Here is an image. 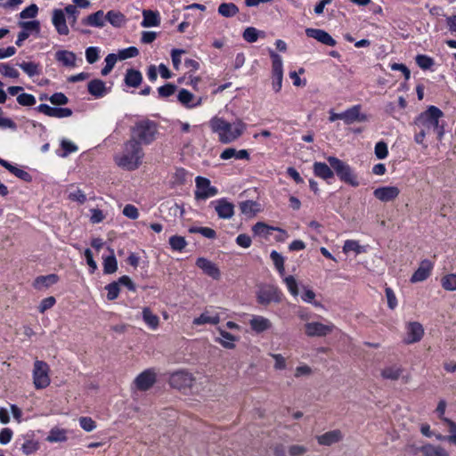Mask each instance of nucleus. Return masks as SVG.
I'll return each instance as SVG.
<instances>
[{
    "mask_svg": "<svg viewBox=\"0 0 456 456\" xmlns=\"http://www.w3.org/2000/svg\"><path fill=\"white\" fill-rule=\"evenodd\" d=\"M209 126L217 135L218 141L224 144L234 142L247 130V124L240 118L229 122L224 118L214 117L209 121Z\"/></svg>",
    "mask_w": 456,
    "mask_h": 456,
    "instance_id": "nucleus-1",
    "label": "nucleus"
},
{
    "mask_svg": "<svg viewBox=\"0 0 456 456\" xmlns=\"http://www.w3.org/2000/svg\"><path fill=\"white\" fill-rule=\"evenodd\" d=\"M143 156L144 152L139 142L134 139H129L124 143L122 151L115 155L114 160L119 167L133 171L140 167Z\"/></svg>",
    "mask_w": 456,
    "mask_h": 456,
    "instance_id": "nucleus-2",
    "label": "nucleus"
},
{
    "mask_svg": "<svg viewBox=\"0 0 456 456\" xmlns=\"http://www.w3.org/2000/svg\"><path fill=\"white\" fill-rule=\"evenodd\" d=\"M443 117V111L439 108L431 105L416 118L415 124L429 133L431 131L436 133L438 139L441 140L444 134V126L440 124V119Z\"/></svg>",
    "mask_w": 456,
    "mask_h": 456,
    "instance_id": "nucleus-3",
    "label": "nucleus"
},
{
    "mask_svg": "<svg viewBox=\"0 0 456 456\" xmlns=\"http://www.w3.org/2000/svg\"><path fill=\"white\" fill-rule=\"evenodd\" d=\"M132 137L139 142V145H148L156 140L158 134V125L150 119H142L137 121L132 127Z\"/></svg>",
    "mask_w": 456,
    "mask_h": 456,
    "instance_id": "nucleus-4",
    "label": "nucleus"
},
{
    "mask_svg": "<svg viewBox=\"0 0 456 456\" xmlns=\"http://www.w3.org/2000/svg\"><path fill=\"white\" fill-rule=\"evenodd\" d=\"M327 160L342 182L353 187L359 185L357 176L348 164L333 156L328 157Z\"/></svg>",
    "mask_w": 456,
    "mask_h": 456,
    "instance_id": "nucleus-5",
    "label": "nucleus"
},
{
    "mask_svg": "<svg viewBox=\"0 0 456 456\" xmlns=\"http://www.w3.org/2000/svg\"><path fill=\"white\" fill-rule=\"evenodd\" d=\"M49 365L40 360H36L32 370L33 384L36 389H44L51 383Z\"/></svg>",
    "mask_w": 456,
    "mask_h": 456,
    "instance_id": "nucleus-6",
    "label": "nucleus"
},
{
    "mask_svg": "<svg viewBox=\"0 0 456 456\" xmlns=\"http://www.w3.org/2000/svg\"><path fill=\"white\" fill-rule=\"evenodd\" d=\"M282 298L281 290L273 285H264L259 288L256 293L257 302L261 305H267L270 303H280Z\"/></svg>",
    "mask_w": 456,
    "mask_h": 456,
    "instance_id": "nucleus-7",
    "label": "nucleus"
},
{
    "mask_svg": "<svg viewBox=\"0 0 456 456\" xmlns=\"http://www.w3.org/2000/svg\"><path fill=\"white\" fill-rule=\"evenodd\" d=\"M195 198L197 200H207L208 198L216 196L218 193L217 188L212 186L210 180L206 177L197 176L195 179Z\"/></svg>",
    "mask_w": 456,
    "mask_h": 456,
    "instance_id": "nucleus-8",
    "label": "nucleus"
},
{
    "mask_svg": "<svg viewBox=\"0 0 456 456\" xmlns=\"http://www.w3.org/2000/svg\"><path fill=\"white\" fill-rule=\"evenodd\" d=\"M334 329L335 325L330 322L326 323L310 322L305 324V333L308 337H325L331 333Z\"/></svg>",
    "mask_w": 456,
    "mask_h": 456,
    "instance_id": "nucleus-9",
    "label": "nucleus"
},
{
    "mask_svg": "<svg viewBox=\"0 0 456 456\" xmlns=\"http://www.w3.org/2000/svg\"><path fill=\"white\" fill-rule=\"evenodd\" d=\"M194 380L191 373L185 370H178L171 374L169 384L172 387L181 390L191 387Z\"/></svg>",
    "mask_w": 456,
    "mask_h": 456,
    "instance_id": "nucleus-10",
    "label": "nucleus"
},
{
    "mask_svg": "<svg viewBox=\"0 0 456 456\" xmlns=\"http://www.w3.org/2000/svg\"><path fill=\"white\" fill-rule=\"evenodd\" d=\"M360 104L354 105L342 112V120L346 125H351L355 122H366L368 116L362 111Z\"/></svg>",
    "mask_w": 456,
    "mask_h": 456,
    "instance_id": "nucleus-11",
    "label": "nucleus"
},
{
    "mask_svg": "<svg viewBox=\"0 0 456 456\" xmlns=\"http://www.w3.org/2000/svg\"><path fill=\"white\" fill-rule=\"evenodd\" d=\"M68 20L62 9H53L52 12V23L56 32L61 36H68L69 29L68 27Z\"/></svg>",
    "mask_w": 456,
    "mask_h": 456,
    "instance_id": "nucleus-12",
    "label": "nucleus"
},
{
    "mask_svg": "<svg viewBox=\"0 0 456 456\" xmlns=\"http://www.w3.org/2000/svg\"><path fill=\"white\" fill-rule=\"evenodd\" d=\"M36 110L48 117L56 118H68L72 115V110L69 108L51 107L45 103L39 104L36 108Z\"/></svg>",
    "mask_w": 456,
    "mask_h": 456,
    "instance_id": "nucleus-13",
    "label": "nucleus"
},
{
    "mask_svg": "<svg viewBox=\"0 0 456 456\" xmlns=\"http://www.w3.org/2000/svg\"><path fill=\"white\" fill-rule=\"evenodd\" d=\"M202 97L196 96L187 89H181L177 94V101L187 109H194L202 104Z\"/></svg>",
    "mask_w": 456,
    "mask_h": 456,
    "instance_id": "nucleus-14",
    "label": "nucleus"
},
{
    "mask_svg": "<svg viewBox=\"0 0 456 456\" xmlns=\"http://www.w3.org/2000/svg\"><path fill=\"white\" fill-rule=\"evenodd\" d=\"M219 218L230 219L234 215V206L225 198L212 202Z\"/></svg>",
    "mask_w": 456,
    "mask_h": 456,
    "instance_id": "nucleus-15",
    "label": "nucleus"
},
{
    "mask_svg": "<svg viewBox=\"0 0 456 456\" xmlns=\"http://www.w3.org/2000/svg\"><path fill=\"white\" fill-rule=\"evenodd\" d=\"M434 264L430 260H422L418 269L411 275L410 281L411 283H417L427 280L430 276Z\"/></svg>",
    "mask_w": 456,
    "mask_h": 456,
    "instance_id": "nucleus-16",
    "label": "nucleus"
},
{
    "mask_svg": "<svg viewBox=\"0 0 456 456\" xmlns=\"http://www.w3.org/2000/svg\"><path fill=\"white\" fill-rule=\"evenodd\" d=\"M156 381V374L151 370H146L140 373L134 379L135 387L141 391L150 389Z\"/></svg>",
    "mask_w": 456,
    "mask_h": 456,
    "instance_id": "nucleus-17",
    "label": "nucleus"
},
{
    "mask_svg": "<svg viewBox=\"0 0 456 456\" xmlns=\"http://www.w3.org/2000/svg\"><path fill=\"white\" fill-rule=\"evenodd\" d=\"M248 323L251 330L256 334L267 331L273 327V323L268 318L256 314L250 316Z\"/></svg>",
    "mask_w": 456,
    "mask_h": 456,
    "instance_id": "nucleus-18",
    "label": "nucleus"
},
{
    "mask_svg": "<svg viewBox=\"0 0 456 456\" xmlns=\"http://www.w3.org/2000/svg\"><path fill=\"white\" fill-rule=\"evenodd\" d=\"M305 35L325 45L335 46L337 44L336 40L323 29L309 28L305 29Z\"/></svg>",
    "mask_w": 456,
    "mask_h": 456,
    "instance_id": "nucleus-19",
    "label": "nucleus"
},
{
    "mask_svg": "<svg viewBox=\"0 0 456 456\" xmlns=\"http://www.w3.org/2000/svg\"><path fill=\"white\" fill-rule=\"evenodd\" d=\"M424 335L423 326L417 322H410L406 328V344H413L419 342Z\"/></svg>",
    "mask_w": 456,
    "mask_h": 456,
    "instance_id": "nucleus-20",
    "label": "nucleus"
},
{
    "mask_svg": "<svg viewBox=\"0 0 456 456\" xmlns=\"http://www.w3.org/2000/svg\"><path fill=\"white\" fill-rule=\"evenodd\" d=\"M400 190L396 186H383L374 190L375 198L383 202H388L398 197Z\"/></svg>",
    "mask_w": 456,
    "mask_h": 456,
    "instance_id": "nucleus-21",
    "label": "nucleus"
},
{
    "mask_svg": "<svg viewBox=\"0 0 456 456\" xmlns=\"http://www.w3.org/2000/svg\"><path fill=\"white\" fill-rule=\"evenodd\" d=\"M196 265L201 269L204 273L214 280H218L220 278V271L218 267L210 260L205 257H199L196 260Z\"/></svg>",
    "mask_w": 456,
    "mask_h": 456,
    "instance_id": "nucleus-22",
    "label": "nucleus"
},
{
    "mask_svg": "<svg viewBox=\"0 0 456 456\" xmlns=\"http://www.w3.org/2000/svg\"><path fill=\"white\" fill-rule=\"evenodd\" d=\"M422 456H450L448 451L440 444L427 443L419 448Z\"/></svg>",
    "mask_w": 456,
    "mask_h": 456,
    "instance_id": "nucleus-23",
    "label": "nucleus"
},
{
    "mask_svg": "<svg viewBox=\"0 0 456 456\" xmlns=\"http://www.w3.org/2000/svg\"><path fill=\"white\" fill-rule=\"evenodd\" d=\"M87 90L95 98H102L108 94L106 84L101 79H93L87 85Z\"/></svg>",
    "mask_w": 456,
    "mask_h": 456,
    "instance_id": "nucleus-24",
    "label": "nucleus"
},
{
    "mask_svg": "<svg viewBox=\"0 0 456 456\" xmlns=\"http://www.w3.org/2000/svg\"><path fill=\"white\" fill-rule=\"evenodd\" d=\"M217 330L219 332L220 338H216V341L222 345L224 348L233 349L235 347V342L238 341L240 338L229 333L222 328H218Z\"/></svg>",
    "mask_w": 456,
    "mask_h": 456,
    "instance_id": "nucleus-25",
    "label": "nucleus"
},
{
    "mask_svg": "<svg viewBox=\"0 0 456 456\" xmlns=\"http://www.w3.org/2000/svg\"><path fill=\"white\" fill-rule=\"evenodd\" d=\"M142 18L141 22L142 28L158 27L160 24V15L158 12L143 10Z\"/></svg>",
    "mask_w": 456,
    "mask_h": 456,
    "instance_id": "nucleus-26",
    "label": "nucleus"
},
{
    "mask_svg": "<svg viewBox=\"0 0 456 456\" xmlns=\"http://www.w3.org/2000/svg\"><path fill=\"white\" fill-rule=\"evenodd\" d=\"M331 168L324 162H314L313 166L314 174L326 181L334 177V172Z\"/></svg>",
    "mask_w": 456,
    "mask_h": 456,
    "instance_id": "nucleus-27",
    "label": "nucleus"
},
{
    "mask_svg": "<svg viewBox=\"0 0 456 456\" xmlns=\"http://www.w3.org/2000/svg\"><path fill=\"white\" fill-rule=\"evenodd\" d=\"M220 322V316L217 313H210L209 311L203 312L199 317L194 318L192 323L196 326L204 324L216 325Z\"/></svg>",
    "mask_w": 456,
    "mask_h": 456,
    "instance_id": "nucleus-28",
    "label": "nucleus"
},
{
    "mask_svg": "<svg viewBox=\"0 0 456 456\" xmlns=\"http://www.w3.org/2000/svg\"><path fill=\"white\" fill-rule=\"evenodd\" d=\"M55 60L65 67H74L76 64L75 53L67 50L57 51Z\"/></svg>",
    "mask_w": 456,
    "mask_h": 456,
    "instance_id": "nucleus-29",
    "label": "nucleus"
},
{
    "mask_svg": "<svg viewBox=\"0 0 456 456\" xmlns=\"http://www.w3.org/2000/svg\"><path fill=\"white\" fill-rule=\"evenodd\" d=\"M342 439V434L339 430H331L317 436V441L322 445H331Z\"/></svg>",
    "mask_w": 456,
    "mask_h": 456,
    "instance_id": "nucleus-30",
    "label": "nucleus"
},
{
    "mask_svg": "<svg viewBox=\"0 0 456 456\" xmlns=\"http://www.w3.org/2000/svg\"><path fill=\"white\" fill-rule=\"evenodd\" d=\"M59 281V277L54 274L42 275L38 276L35 279L33 282V286L36 289H42L45 288H48Z\"/></svg>",
    "mask_w": 456,
    "mask_h": 456,
    "instance_id": "nucleus-31",
    "label": "nucleus"
},
{
    "mask_svg": "<svg viewBox=\"0 0 456 456\" xmlns=\"http://www.w3.org/2000/svg\"><path fill=\"white\" fill-rule=\"evenodd\" d=\"M105 15L102 11H97L94 13L88 15L86 18L83 19L82 22L85 25H88L95 28H102L105 23Z\"/></svg>",
    "mask_w": 456,
    "mask_h": 456,
    "instance_id": "nucleus-32",
    "label": "nucleus"
},
{
    "mask_svg": "<svg viewBox=\"0 0 456 456\" xmlns=\"http://www.w3.org/2000/svg\"><path fill=\"white\" fill-rule=\"evenodd\" d=\"M142 81V75L139 70L128 69L125 75V83L127 86L136 88Z\"/></svg>",
    "mask_w": 456,
    "mask_h": 456,
    "instance_id": "nucleus-33",
    "label": "nucleus"
},
{
    "mask_svg": "<svg viewBox=\"0 0 456 456\" xmlns=\"http://www.w3.org/2000/svg\"><path fill=\"white\" fill-rule=\"evenodd\" d=\"M142 320L146 323V325L155 330L158 329L159 324V318L158 315L154 314L150 308L144 307L142 312Z\"/></svg>",
    "mask_w": 456,
    "mask_h": 456,
    "instance_id": "nucleus-34",
    "label": "nucleus"
},
{
    "mask_svg": "<svg viewBox=\"0 0 456 456\" xmlns=\"http://www.w3.org/2000/svg\"><path fill=\"white\" fill-rule=\"evenodd\" d=\"M67 430L60 428H53L46 437L49 443H61L67 441Z\"/></svg>",
    "mask_w": 456,
    "mask_h": 456,
    "instance_id": "nucleus-35",
    "label": "nucleus"
},
{
    "mask_svg": "<svg viewBox=\"0 0 456 456\" xmlns=\"http://www.w3.org/2000/svg\"><path fill=\"white\" fill-rule=\"evenodd\" d=\"M403 372V368L399 365H390L385 367L381 371V376L383 379L396 380L399 379Z\"/></svg>",
    "mask_w": 456,
    "mask_h": 456,
    "instance_id": "nucleus-36",
    "label": "nucleus"
},
{
    "mask_svg": "<svg viewBox=\"0 0 456 456\" xmlns=\"http://www.w3.org/2000/svg\"><path fill=\"white\" fill-rule=\"evenodd\" d=\"M240 209L243 215L253 216L259 211V204L254 200H245L240 203Z\"/></svg>",
    "mask_w": 456,
    "mask_h": 456,
    "instance_id": "nucleus-37",
    "label": "nucleus"
},
{
    "mask_svg": "<svg viewBox=\"0 0 456 456\" xmlns=\"http://www.w3.org/2000/svg\"><path fill=\"white\" fill-rule=\"evenodd\" d=\"M239 12V8L233 3H222L218 6V13L225 18L235 16Z\"/></svg>",
    "mask_w": 456,
    "mask_h": 456,
    "instance_id": "nucleus-38",
    "label": "nucleus"
},
{
    "mask_svg": "<svg viewBox=\"0 0 456 456\" xmlns=\"http://www.w3.org/2000/svg\"><path fill=\"white\" fill-rule=\"evenodd\" d=\"M19 67L29 77H35L41 74L40 65L33 61H23L18 64Z\"/></svg>",
    "mask_w": 456,
    "mask_h": 456,
    "instance_id": "nucleus-39",
    "label": "nucleus"
},
{
    "mask_svg": "<svg viewBox=\"0 0 456 456\" xmlns=\"http://www.w3.org/2000/svg\"><path fill=\"white\" fill-rule=\"evenodd\" d=\"M270 57L272 58V73L273 75H283V64L281 57L273 50H269Z\"/></svg>",
    "mask_w": 456,
    "mask_h": 456,
    "instance_id": "nucleus-40",
    "label": "nucleus"
},
{
    "mask_svg": "<svg viewBox=\"0 0 456 456\" xmlns=\"http://www.w3.org/2000/svg\"><path fill=\"white\" fill-rule=\"evenodd\" d=\"M105 20L114 27H121L125 23V15L120 12L110 11L105 15Z\"/></svg>",
    "mask_w": 456,
    "mask_h": 456,
    "instance_id": "nucleus-41",
    "label": "nucleus"
},
{
    "mask_svg": "<svg viewBox=\"0 0 456 456\" xmlns=\"http://www.w3.org/2000/svg\"><path fill=\"white\" fill-rule=\"evenodd\" d=\"M168 243L174 251L182 252L187 246V241L184 237L179 235H173L169 238Z\"/></svg>",
    "mask_w": 456,
    "mask_h": 456,
    "instance_id": "nucleus-42",
    "label": "nucleus"
},
{
    "mask_svg": "<svg viewBox=\"0 0 456 456\" xmlns=\"http://www.w3.org/2000/svg\"><path fill=\"white\" fill-rule=\"evenodd\" d=\"M65 15L67 14V20L74 29L76 28V23L79 15V11L76 5L69 4L64 8Z\"/></svg>",
    "mask_w": 456,
    "mask_h": 456,
    "instance_id": "nucleus-43",
    "label": "nucleus"
},
{
    "mask_svg": "<svg viewBox=\"0 0 456 456\" xmlns=\"http://www.w3.org/2000/svg\"><path fill=\"white\" fill-rule=\"evenodd\" d=\"M187 176L188 172L184 168L178 167L172 174L170 182L174 186L181 185L186 183Z\"/></svg>",
    "mask_w": 456,
    "mask_h": 456,
    "instance_id": "nucleus-44",
    "label": "nucleus"
},
{
    "mask_svg": "<svg viewBox=\"0 0 456 456\" xmlns=\"http://www.w3.org/2000/svg\"><path fill=\"white\" fill-rule=\"evenodd\" d=\"M343 252L346 254L349 252H354L355 254L358 255L365 252V248L363 246H361L357 240H347L344 243Z\"/></svg>",
    "mask_w": 456,
    "mask_h": 456,
    "instance_id": "nucleus-45",
    "label": "nucleus"
},
{
    "mask_svg": "<svg viewBox=\"0 0 456 456\" xmlns=\"http://www.w3.org/2000/svg\"><path fill=\"white\" fill-rule=\"evenodd\" d=\"M270 257L277 269L278 273L281 276H283L285 273L284 262L285 258L277 251L273 250L270 254Z\"/></svg>",
    "mask_w": 456,
    "mask_h": 456,
    "instance_id": "nucleus-46",
    "label": "nucleus"
},
{
    "mask_svg": "<svg viewBox=\"0 0 456 456\" xmlns=\"http://www.w3.org/2000/svg\"><path fill=\"white\" fill-rule=\"evenodd\" d=\"M117 269H118L117 259L114 256L113 251L111 250L110 256H108L103 259V272L105 273L110 274V273H115L117 271Z\"/></svg>",
    "mask_w": 456,
    "mask_h": 456,
    "instance_id": "nucleus-47",
    "label": "nucleus"
},
{
    "mask_svg": "<svg viewBox=\"0 0 456 456\" xmlns=\"http://www.w3.org/2000/svg\"><path fill=\"white\" fill-rule=\"evenodd\" d=\"M9 172L11 174H12L13 175H15L17 178H19L24 182H27V183L32 182V179H33L32 175L28 172L19 167L16 165L12 164V167L9 168Z\"/></svg>",
    "mask_w": 456,
    "mask_h": 456,
    "instance_id": "nucleus-48",
    "label": "nucleus"
},
{
    "mask_svg": "<svg viewBox=\"0 0 456 456\" xmlns=\"http://www.w3.org/2000/svg\"><path fill=\"white\" fill-rule=\"evenodd\" d=\"M188 231L190 233H200L208 239H215L216 237V231L209 227L191 226Z\"/></svg>",
    "mask_w": 456,
    "mask_h": 456,
    "instance_id": "nucleus-49",
    "label": "nucleus"
},
{
    "mask_svg": "<svg viewBox=\"0 0 456 456\" xmlns=\"http://www.w3.org/2000/svg\"><path fill=\"white\" fill-rule=\"evenodd\" d=\"M442 287L447 291L456 290V273H449L441 279Z\"/></svg>",
    "mask_w": 456,
    "mask_h": 456,
    "instance_id": "nucleus-50",
    "label": "nucleus"
},
{
    "mask_svg": "<svg viewBox=\"0 0 456 456\" xmlns=\"http://www.w3.org/2000/svg\"><path fill=\"white\" fill-rule=\"evenodd\" d=\"M61 147L62 149V152L57 153V154L59 157H61V158H66L70 153L76 152L78 150L77 146L75 143H73L72 142H70L67 139H63L61 142Z\"/></svg>",
    "mask_w": 456,
    "mask_h": 456,
    "instance_id": "nucleus-51",
    "label": "nucleus"
},
{
    "mask_svg": "<svg viewBox=\"0 0 456 456\" xmlns=\"http://www.w3.org/2000/svg\"><path fill=\"white\" fill-rule=\"evenodd\" d=\"M270 230H276V231H279V232H283V230H281L280 228L270 227V226H268L267 224H264L262 222L256 223L252 227V231H253L254 234L257 235V236H267L269 234V231Z\"/></svg>",
    "mask_w": 456,
    "mask_h": 456,
    "instance_id": "nucleus-52",
    "label": "nucleus"
},
{
    "mask_svg": "<svg viewBox=\"0 0 456 456\" xmlns=\"http://www.w3.org/2000/svg\"><path fill=\"white\" fill-rule=\"evenodd\" d=\"M417 65L424 70L429 69L434 66L435 61L433 58L426 54H418L415 58Z\"/></svg>",
    "mask_w": 456,
    "mask_h": 456,
    "instance_id": "nucleus-53",
    "label": "nucleus"
},
{
    "mask_svg": "<svg viewBox=\"0 0 456 456\" xmlns=\"http://www.w3.org/2000/svg\"><path fill=\"white\" fill-rule=\"evenodd\" d=\"M118 61V56L115 53H109L105 57V66L102 68L101 73L102 76H107L115 66L116 62Z\"/></svg>",
    "mask_w": 456,
    "mask_h": 456,
    "instance_id": "nucleus-54",
    "label": "nucleus"
},
{
    "mask_svg": "<svg viewBox=\"0 0 456 456\" xmlns=\"http://www.w3.org/2000/svg\"><path fill=\"white\" fill-rule=\"evenodd\" d=\"M17 102L25 107H30L36 104L37 100L33 94L21 93L17 96Z\"/></svg>",
    "mask_w": 456,
    "mask_h": 456,
    "instance_id": "nucleus-55",
    "label": "nucleus"
},
{
    "mask_svg": "<svg viewBox=\"0 0 456 456\" xmlns=\"http://www.w3.org/2000/svg\"><path fill=\"white\" fill-rule=\"evenodd\" d=\"M0 73L4 77L17 78L20 76L19 71L7 63H0Z\"/></svg>",
    "mask_w": 456,
    "mask_h": 456,
    "instance_id": "nucleus-56",
    "label": "nucleus"
},
{
    "mask_svg": "<svg viewBox=\"0 0 456 456\" xmlns=\"http://www.w3.org/2000/svg\"><path fill=\"white\" fill-rule=\"evenodd\" d=\"M38 13V7L35 4H31L29 6L26 7L20 12V18L22 20L25 19H33Z\"/></svg>",
    "mask_w": 456,
    "mask_h": 456,
    "instance_id": "nucleus-57",
    "label": "nucleus"
},
{
    "mask_svg": "<svg viewBox=\"0 0 456 456\" xmlns=\"http://www.w3.org/2000/svg\"><path fill=\"white\" fill-rule=\"evenodd\" d=\"M259 36V30L254 27L247 28L243 32V38L248 43H255L257 41Z\"/></svg>",
    "mask_w": 456,
    "mask_h": 456,
    "instance_id": "nucleus-58",
    "label": "nucleus"
},
{
    "mask_svg": "<svg viewBox=\"0 0 456 456\" xmlns=\"http://www.w3.org/2000/svg\"><path fill=\"white\" fill-rule=\"evenodd\" d=\"M138 54H139L138 49L134 46H130V47L120 50L117 56L119 60H126L129 58L136 57Z\"/></svg>",
    "mask_w": 456,
    "mask_h": 456,
    "instance_id": "nucleus-59",
    "label": "nucleus"
},
{
    "mask_svg": "<svg viewBox=\"0 0 456 456\" xmlns=\"http://www.w3.org/2000/svg\"><path fill=\"white\" fill-rule=\"evenodd\" d=\"M19 25L22 28V31H27L29 34L31 31L39 32L40 30V22L37 20L30 21H21L19 23Z\"/></svg>",
    "mask_w": 456,
    "mask_h": 456,
    "instance_id": "nucleus-60",
    "label": "nucleus"
},
{
    "mask_svg": "<svg viewBox=\"0 0 456 456\" xmlns=\"http://www.w3.org/2000/svg\"><path fill=\"white\" fill-rule=\"evenodd\" d=\"M374 152H375L377 159H386L388 155V149H387V143L383 141L377 142L375 145Z\"/></svg>",
    "mask_w": 456,
    "mask_h": 456,
    "instance_id": "nucleus-61",
    "label": "nucleus"
},
{
    "mask_svg": "<svg viewBox=\"0 0 456 456\" xmlns=\"http://www.w3.org/2000/svg\"><path fill=\"white\" fill-rule=\"evenodd\" d=\"M283 281H284L289 293L292 296L297 297L298 295V289H297V282L296 279L292 275H289V276H286Z\"/></svg>",
    "mask_w": 456,
    "mask_h": 456,
    "instance_id": "nucleus-62",
    "label": "nucleus"
},
{
    "mask_svg": "<svg viewBox=\"0 0 456 456\" xmlns=\"http://www.w3.org/2000/svg\"><path fill=\"white\" fill-rule=\"evenodd\" d=\"M105 289L107 290V298L109 300L116 299L118 297L120 291L118 283L116 281L108 284L105 287Z\"/></svg>",
    "mask_w": 456,
    "mask_h": 456,
    "instance_id": "nucleus-63",
    "label": "nucleus"
},
{
    "mask_svg": "<svg viewBox=\"0 0 456 456\" xmlns=\"http://www.w3.org/2000/svg\"><path fill=\"white\" fill-rule=\"evenodd\" d=\"M176 91V86L173 84H166L158 88V93L159 97L161 98H167L175 94Z\"/></svg>",
    "mask_w": 456,
    "mask_h": 456,
    "instance_id": "nucleus-64",
    "label": "nucleus"
}]
</instances>
